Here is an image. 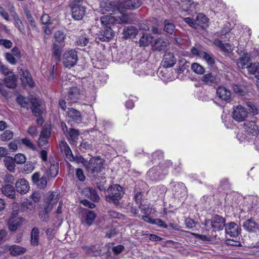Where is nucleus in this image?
Instances as JSON below:
<instances>
[{
  "mask_svg": "<svg viewBox=\"0 0 259 259\" xmlns=\"http://www.w3.org/2000/svg\"><path fill=\"white\" fill-rule=\"evenodd\" d=\"M85 222L88 226H91L94 223V221L97 217L96 213L90 210H85L84 212Z\"/></svg>",
  "mask_w": 259,
  "mask_h": 259,
  "instance_id": "f704fd0d",
  "label": "nucleus"
},
{
  "mask_svg": "<svg viewBox=\"0 0 259 259\" xmlns=\"http://www.w3.org/2000/svg\"><path fill=\"white\" fill-rule=\"evenodd\" d=\"M16 101L22 108L28 109L29 103L24 97L19 95L17 97Z\"/></svg>",
  "mask_w": 259,
  "mask_h": 259,
  "instance_id": "c03bdc74",
  "label": "nucleus"
},
{
  "mask_svg": "<svg viewBox=\"0 0 259 259\" xmlns=\"http://www.w3.org/2000/svg\"><path fill=\"white\" fill-rule=\"evenodd\" d=\"M79 135V131L74 128H70L66 134L68 140L73 142H75L78 139Z\"/></svg>",
  "mask_w": 259,
  "mask_h": 259,
  "instance_id": "58836bf2",
  "label": "nucleus"
},
{
  "mask_svg": "<svg viewBox=\"0 0 259 259\" xmlns=\"http://www.w3.org/2000/svg\"><path fill=\"white\" fill-rule=\"evenodd\" d=\"M6 60L11 64L15 65L17 63L15 56L10 53H7L5 55Z\"/></svg>",
  "mask_w": 259,
  "mask_h": 259,
  "instance_id": "69168bd1",
  "label": "nucleus"
},
{
  "mask_svg": "<svg viewBox=\"0 0 259 259\" xmlns=\"http://www.w3.org/2000/svg\"><path fill=\"white\" fill-rule=\"evenodd\" d=\"M243 125L247 134L254 136L259 134V128L254 121H247L243 124Z\"/></svg>",
  "mask_w": 259,
  "mask_h": 259,
  "instance_id": "aec40b11",
  "label": "nucleus"
},
{
  "mask_svg": "<svg viewBox=\"0 0 259 259\" xmlns=\"http://www.w3.org/2000/svg\"><path fill=\"white\" fill-rule=\"evenodd\" d=\"M16 190L20 194H26L29 190L28 181L25 179H20L15 183Z\"/></svg>",
  "mask_w": 259,
  "mask_h": 259,
  "instance_id": "412c9836",
  "label": "nucleus"
},
{
  "mask_svg": "<svg viewBox=\"0 0 259 259\" xmlns=\"http://www.w3.org/2000/svg\"><path fill=\"white\" fill-rule=\"evenodd\" d=\"M13 137V132L11 130H6L1 135V139L3 141L9 140L12 139Z\"/></svg>",
  "mask_w": 259,
  "mask_h": 259,
  "instance_id": "052dcab7",
  "label": "nucleus"
},
{
  "mask_svg": "<svg viewBox=\"0 0 259 259\" xmlns=\"http://www.w3.org/2000/svg\"><path fill=\"white\" fill-rule=\"evenodd\" d=\"M248 112L243 106L239 105L234 108L232 113L233 118L238 121L242 122L245 120Z\"/></svg>",
  "mask_w": 259,
  "mask_h": 259,
  "instance_id": "9d476101",
  "label": "nucleus"
},
{
  "mask_svg": "<svg viewBox=\"0 0 259 259\" xmlns=\"http://www.w3.org/2000/svg\"><path fill=\"white\" fill-rule=\"evenodd\" d=\"M2 193L7 197L13 199L15 197L16 190L13 185L4 184L1 188Z\"/></svg>",
  "mask_w": 259,
  "mask_h": 259,
  "instance_id": "a878e982",
  "label": "nucleus"
},
{
  "mask_svg": "<svg viewBox=\"0 0 259 259\" xmlns=\"http://www.w3.org/2000/svg\"><path fill=\"white\" fill-rule=\"evenodd\" d=\"M137 187L138 186L136 185L135 188L134 193L135 195L134 197V199L135 201H136V203L137 204H142V192L138 191H137Z\"/></svg>",
  "mask_w": 259,
  "mask_h": 259,
  "instance_id": "8fccbe9b",
  "label": "nucleus"
},
{
  "mask_svg": "<svg viewBox=\"0 0 259 259\" xmlns=\"http://www.w3.org/2000/svg\"><path fill=\"white\" fill-rule=\"evenodd\" d=\"M39 231L37 228L33 227L31 232V244L33 246H37L39 243Z\"/></svg>",
  "mask_w": 259,
  "mask_h": 259,
  "instance_id": "e433bc0d",
  "label": "nucleus"
},
{
  "mask_svg": "<svg viewBox=\"0 0 259 259\" xmlns=\"http://www.w3.org/2000/svg\"><path fill=\"white\" fill-rule=\"evenodd\" d=\"M63 63L66 68L73 67L78 61L77 52L73 49L66 51L63 55Z\"/></svg>",
  "mask_w": 259,
  "mask_h": 259,
  "instance_id": "423d86ee",
  "label": "nucleus"
},
{
  "mask_svg": "<svg viewBox=\"0 0 259 259\" xmlns=\"http://www.w3.org/2000/svg\"><path fill=\"white\" fill-rule=\"evenodd\" d=\"M15 179L11 175H6L4 179V184H9L10 185H13L15 183Z\"/></svg>",
  "mask_w": 259,
  "mask_h": 259,
  "instance_id": "774afa93",
  "label": "nucleus"
},
{
  "mask_svg": "<svg viewBox=\"0 0 259 259\" xmlns=\"http://www.w3.org/2000/svg\"><path fill=\"white\" fill-rule=\"evenodd\" d=\"M31 180L33 184L38 188L44 189L47 186V177L45 176L40 177L39 172H34L31 176Z\"/></svg>",
  "mask_w": 259,
  "mask_h": 259,
  "instance_id": "9b49d317",
  "label": "nucleus"
},
{
  "mask_svg": "<svg viewBox=\"0 0 259 259\" xmlns=\"http://www.w3.org/2000/svg\"><path fill=\"white\" fill-rule=\"evenodd\" d=\"M249 74L253 75L259 80V63H249L246 66Z\"/></svg>",
  "mask_w": 259,
  "mask_h": 259,
  "instance_id": "2f4dec72",
  "label": "nucleus"
},
{
  "mask_svg": "<svg viewBox=\"0 0 259 259\" xmlns=\"http://www.w3.org/2000/svg\"><path fill=\"white\" fill-rule=\"evenodd\" d=\"M171 185L172 184V191L175 192L176 195H181L183 193H185L187 191V188L185 185L182 183L171 182Z\"/></svg>",
  "mask_w": 259,
  "mask_h": 259,
  "instance_id": "473e14b6",
  "label": "nucleus"
},
{
  "mask_svg": "<svg viewBox=\"0 0 259 259\" xmlns=\"http://www.w3.org/2000/svg\"><path fill=\"white\" fill-rule=\"evenodd\" d=\"M24 219L22 217L11 218L8 222V228L11 231H15L21 227Z\"/></svg>",
  "mask_w": 259,
  "mask_h": 259,
  "instance_id": "b1692460",
  "label": "nucleus"
},
{
  "mask_svg": "<svg viewBox=\"0 0 259 259\" xmlns=\"http://www.w3.org/2000/svg\"><path fill=\"white\" fill-rule=\"evenodd\" d=\"M139 208L141 212L145 214L149 215L151 213L152 209L149 205L141 204L139 205Z\"/></svg>",
  "mask_w": 259,
  "mask_h": 259,
  "instance_id": "864d4df0",
  "label": "nucleus"
},
{
  "mask_svg": "<svg viewBox=\"0 0 259 259\" xmlns=\"http://www.w3.org/2000/svg\"><path fill=\"white\" fill-rule=\"evenodd\" d=\"M149 177H150L152 180H157L159 179V175L157 172L156 169L155 167H152L147 172Z\"/></svg>",
  "mask_w": 259,
  "mask_h": 259,
  "instance_id": "6e6d98bb",
  "label": "nucleus"
},
{
  "mask_svg": "<svg viewBox=\"0 0 259 259\" xmlns=\"http://www.w3.org/2000/svg\"><path fill=\"white\" fill-rule=\"evenodd\" d=\"M72 161H75L77 164H82L85 168L89 161L85 159L82 156H74L72 159Z\"/></svg>",
  "mask_w": 259,
  "mask_h": 259,
  "instance_id": "3c124183",
  "label": "nucleus"
},
{
  "mask_svg": "<svg viewBox=\"0 0 259 259\" xmlns=\"http://www.w3.org/2000/svg\"><path fill=\"white\" fill-rule=\"evenodd\" d=\"M68 117L75 122L76 123H79L82 120V116L80 112L73 108H68L67 112Z\"/></svg>",
  "mask_w": 259,
  "mask_h": 259,
  "instance_id": "c85d7f7f",
  "label": "nucleus"
},
{
  "mask_svg": "<svg viewBox=\"0 0 259 259\" xmlns=\"http://www.w3.org/2000/svg\"><path fill=\"white\" fill-rule=\"evenodd\" d=\"M201 81L205 84L212 87H215L219 83L220 79L217 74L208 72L202 77Z\"/></svg>",
  "mask_w": 259,
  "mask_h": 259,
  "instance_id": "ddd939ff",
  "label": "nucleus"
},
{
  "mask_svg": "<svg viewBox=\"0 0 259 259\" xmlns=\"http://www.w3.org/2000/svg\"><path fill=\"white\" fill-rule=\"evenodd\" d=\"M13 159L17 164H24L26 161L25 155L22 153L16 154Z\"/></svg>",
  "mask_w": 259,
  "mask_h": 259,
  "instance_id": "a18cd8bd",
  "label": "nucleus"
},
{
  "mask_svg": "<svg viewBox=\"0 0 259 259\" xmlns=\"http://www.w3.org/2000/svg\"><path fill=\"white\" fill-rule=\"evenodd\" d=\"M250 61L251 59L249 57L246 56L240 57L237 61V65L239 68L244 69Z\"/></svg>",
  "mask_w": 259,
  "mask_h": 259,
  "instance_id": "37998d69",
  "label": "nucleus"
},
{
  "mask_svg": "<svg viewBox=\"0 0 259 259\" xmlns=\"http://www.w3.org/2000/svg\"><path fill=\"white\" fill-rule=\"evenodd\" d=\"M191 69L196 74L199 75L204 74L205 68L198 63H193L191 64Z\"/></svg>",
  "mask_w": 259,
  "mask_h": 259,
  "instance_id": "79ce46f5",
  "label": "nucleus"
},
{
  "mask_svg": "<svg viewBox=\"0 0 259 259\" xmlns=\"http://www.w3.org/2000/svg\"><path fill=\"white\" fill-rule=\"evenodd\" d=\"M107 192L108 195L105 196V200L116 207L119 206V201L124 194L123 188L118 184L112 185L107 189Z\"/></svg>",
  "mask_w": 259,
  "mask_h": 259,
  "instance_id": "f03ea898",
  "label": "nucleus"
},
{
  "mask_svg": "<svg viewBox=\"0 0 259 259\" xmlns=\"http://www.w3.org/2000/svg\"><path fill=\"white\" fill-rule=\"evenodd\" d=\"M34 163L31 161H27L24 166V171L26 174L31 172L34 169Z\"/></svg>",
  "mask_w": 259,
  "mask_h": 259,
  "instance_id": "13d9d810",
  "label": "nucleus"
},
{
  "mask_svg": "<svg viewBox=\"0 0 259 259\" xmlns=\"http://www.w3.org/2000/svg\"><path fill=\"white\" fill-rule=\"evenodd\" d=\"M82 248L87 253L93 256H100L102 251L100 245L97 244L82 246Z\"/></svg>",
  "mask_w": 259,
  "mask_h": 259,
  "instance_id": "a211bd4d",
  "label": "nucleus"
},
{
  "mask_svg": "<svg viewBox=\"0 0 259 259\" xmlns=\"http://www.w3.org/2000/svg\"><path fill=\"white\" fill-rule=\"evenodd\" d=\"M100 6L102 13H108L110 15L118 8L116 2L109 0H102L100 3Z\"/></svg>",
  "mask_w": 259,
  "mask_h": 259,
  "instance_id": "0eeeda50",
  "label": "nucleus"
},
{
  "mask_svg": "<svg viewBox=\"0 0 259 259\" xmlns=\"http://www.w3.org/2000/svg\"><path fill=\"white\" fill-rule=\"evenodd\" d=\"M248 109V113L252 114V115H256L258 113L257 109H256L255 106L251 102H248L247 104Z\"/></svg>",
  "mask_w": 259,
  "mask_h": 259,
  "instance_id": "338daca9",
  "label": "nucleus"
},
{
  "mask_svg": "<svg viewBox=\"0 0 259 259\" xmlns=\"http://www.w3.org/2000/svg\"><path fill=\"white\" fill-rule=\"evenodd\" d=\"M186 228L194 230L196 228V222L192 219L188 218L185 220Z\"/></svg>",
  "mask_w": 259,
  "mask_h": 259,
  "instance_id": "bf43d9fd",
  "label": "nucleus"
},
{
  "mask_svg": "<svg viewBox=\"0 0 259 259\" xmlns=\"http://www.w3.org/2000/svg\"><path fill=\"white\" fill-rule=\"evenodd\" d=\"M54 37L55 38V41L53 44L65 46L64 39L66 36L64 32L61 30H58L55 32Z\"/></svg>",
  "mask_w": 259,
  "mask_h": 259,
  "instance_id": "4c0bfd02",
  "label": "nucleus"
},
{
  "mask_svg": "<svg viewBox=\"0 0 259 259\" xmlns=\"http://www.w3.org/2000/svg\"><path fill=\"white\" fill-rule=\"evenodd\" d=\"M225 227L226 228V233L231 237H236L241 233V229L240 227L237 226L234 222L226 223Z\"/></svg>",
  "mask_w": 259,
  "mask_h": 259,
  "instance_id": "2eb2a0df",
  "label": "nucleus"
},
{
  "mask_svg": "<svg viewBox=\"0 0 259 259\" xmlns=\"http://www.w3.org/2000/svg\"><path fill=\"white\" fill-rule=\"evenodd\" d=\"M167 40L163 37H159L154 41L152 47L154 50L159 52H166L167 50Z\"/></svg>",
  "mask_w": 259,
  "mask_h": 259,
  "instance_id": "f3484780",
  "label": "nucleus"
},
{
  "mask_svg": "<svg viewBox=\"0 0 259 259\" xmlns=\"http://www.w3.org/2000/svg\"><path fill=\"white\" fill-rule=\"evenodd\" d=\"M153 39V36L149 33H144L139 40V46L140 47H147L150 45Z\"/></svg>",
  "mask_w": 259,
  "mask_h": 259,
  "instance_id": "72a5a7b5",
  "label": "nucleus"
},
{
  "mask_svg": "<svg viewBox=\"0 0 259 259\" xmlns=\"http://www.w3.org/2000/svg\"><path fill=\"white\" fill-rule=\"evenodd\" d=\"M9 250L11 255L14 256L23 254L27 251L26 248L15 244L10 246Z\"/></svg>",
  "mask_w": 259,
  "mask_h": 259,
  "instance_id": "7c9ffc66",
  "label": "nucleus"
},
{
  "mask_svg": "<svg viewBox=\"0 0 259 259\" xmlns=\"http://www.w3.org/2000/svg\"><path fill=\"white\" fill-rule=\"evenodd\" d=\"M59 171V163L58 162L51 164L50 167V175L51 177L54 178L58 174Z\"/></svg>",
  "mask_w": 259,
  "mask_h": 259,
  "instance_id": "49530a36",
  "label": "nucleus"
},
{
  "mask_svg": "<svg viewBox=\"0 0 259 259\" xmlns=\"http://www.w3.org/2000/svg\"><path fill=\"white\" fill-rule=\"evenodd\" d=\"M212 225L211 228L214 231L223 230L225 226L226 225V219L222 216L214 214L212 215L211 218Z\"/></svg>",
  "mask_w": 259,
  "mask_h": 259,
  "instance_id": "f8f14e48",
  "label": "nucleus"
},
{
  "mask_svg": "<svg viewBox=\"0 0 259 259\" xmlns=\"http://www.w3.org/2000/svg\"><path fill=\"white\" fill-rule=\"evenodd\" d=\"M17 76L13 72H10L6 75L4 82L7 87L10 89H14L17 86Z\"/></svg>",
  "mask_w": 259,
  "mask_h": 259,
  "instance_id": "393cba45",
  "label": "nucleus"
},
{
  "mask_svg": "<svg viewBox=\"0 0 259 259\" xmlns=\"http://www.w3.org/2000/svg\"><path fill=\"white\" fill-rule=\"evenodd\" d=\"M64 144V151L66 158H67L70 161H72V159L74 157L72 152L68 146V145L65 142Z\"/></svg>",
  "mask_w": 259,
  "mask_h": 259,
  "instance_id": "603ef678",
  "label": "nucleus"
},
{
  "mask_svg": "<svg viewBox=\"0 0 259 259\" xmlns=\"http://www.w3.org/2000/svg\"><path fill=\"white\" fill-rule=\"evenodd\" d=\"M208 18L203 14L199 13L197 15L195 19V24L196 25V29L199 27L204 29L207 27L208 22Z\"/></svg>",
  "mask_w": 259,
  "mask_h": 259,
  "instance_id": "cd10ccee",
  "label": "nucleus"
},
{
  "mask_svg": "<svg viewBox=\"0 0 259 259\" xmlns=\"http://www.w3.org/2000/svg\"><path fill=\"white\" fill-rule=\"evenodd\" d=\"M191 52L193 55L202 58L208 66L211 67L215 64L214 55L212 53H208L204 51L201 46L192 47L191 49Z\"/></svg>",
  "mask_w": 259,
  "mask_h": 259,
  "instance_id": "39448f33",
  "label": "nucleus"
},
{
  "mask_svg": "<svg viewBox=\"0 0 259 259\" xmlns=\"http://www.w3.org/2000/svg\"><path fill=\"white\" fill-rule=\"evenodd\" d=\"M129 19L127 14L122 13H121L120 15L117 16L106 15L101 17V22L103 27L99 31L96 39H99L102 41H109L114 36V31L113 28L115 25L116 24L127 23Z\"/></svg>",
  "mask_w": 259,
  "mask_h": 259,
  "instance_id": "f257e3e1",
  "label": "nucleus"
},
{
  "mask_svg": "<svg viewBox=\"0 0 259 259\" xmlns=\"http://www.w3.org/2000/svg\"><path fill=\"white\" fill-rule=\"evenodd\" d=\"M21 141L22 143L25 145L29 149H30L33 151L36 150V147L29 139L24 138L22 139Z\"/></svg>",
  "mask_w": 259,
  "mask_h": 259,
  "instance_id": "680f3d73",
  "label": "nucleus"
},
{
  "mask_svg": "<svg viewBox=\"0 0 259 259\" xmlns=\"http://www.w3.org/2000/svg\"><path fill=\"white\" fill-rule=\"evenodd\" d=\"M23 11L30 25L32 28H36V23L34 18L31 15V11L26 7H23Z\"/></svg>",
  "mask_w": 259,
  "mask_h": 259,
  "instance_id": "ea45409f",
  "label": "nucleus"
},
{
  "mask_svg": "<svg viewBox=\"0 0 259 259\" xmlns=\"http://www.w3.org/2000/svg\"><path fill=\"white\" fill-rule=\"evenodd\" d=\"M244 229L249 232H255L259 228V224L252 218L246 220L243 225Z\"/></svg>",
  "mask_w": 259,
  "mask_h": 259,
  "instance_id": "bb28decb",
  "label": "nucleus"
},
{
  "mask_svg": "<svg viewBox=\"0 0 259 259\" xmlns=\"http://www.w3.org/2000/svg\"><path fill=\"white\" fill-rule=\"evenodd\" d=\"M199 4L193 0H182L178 3V6L182 10L188 13L197 11V6Z\"/></svg>",
  "mask_w": 259,
  "mask_h": 259,
  "instance_id": "6e6552de",
  "label": "nucleus"
},
{
  "mask_svg": "<svg viewBox=\"0 0 259 259\" xmlns=\"http://www.w3.org/2000/svg\"><path fill=\"white\" fill-rule=\"evenodd\" d=\"M125 249L123 245H118L114 246L112 248V250L115 255H118L121 253Z\"/></svg>",
  "mask_w": 259,
  "mask_h": 259,
  "instance_id": "0e129e2a",
  "label": "nucleus"
},
{
  "mask_svg": "<svg viewBox=\"0 0 259 259\" xmlns=\"http://www.w3.org/2000/svg\"><path fill=\"white\" fill-rule=\"evenodd\" d=\"M76 42L79 46H86L89 42V38L86 35H81L78 38Z\"/></svg>",
  "mask_w": 259,
  "mask_h": 259,
  "instance_id": "09e8293b",
  "label": "nucleus"
},
{
  "mask_svg": "<svg viewBox=\"0 0 259 259\" xmlns=\"http://www.w3.org/2000/svg\"><path fill=\"white\" fill-rule=\"evenodd\" d=\"M104 160L100 157H93L88 161L85 169L89 174L95 177V175L98 174L104 168Z\"/></svg>",
  "mask_w": 259,
  "mask_h": 259,
  "instance_id": "7ed1b4c3",
  "label": "nucleus"
},
{
  "mask_svg": "<svg viewBox=\"0 0 259 259\" xmlns=\"http://www.w3.org/2000/svg\"><path fill=\"white\" fill-rule=\"evenodd\" d=\"M4 163L6 168L10 172H15L16 163L14 160L13 157L9 156H5L4 159Z\"/></svg>",
  "mask_w": 259,
  "mask_h": 259,
  "instance_id": "c9c22d12",
  "label": "nucleus"
},
{
  "mask_svg": "<svg viewBox=\"0 0 259 259\" xmlns=\"http://www.w3.org/2000/svg\"><path fill=\"white\" fill-rule=\"evenodd\" d=\"M83 0H74L70 4L72 18L75 20H80L86 12V7L82 6Z\"/></svg>",
  "mask_w": 259,
  "mask_h": 259,
  "instance_id": "20e7f679",
  "label": "nucleus"
},
{
  "mask_svg": "<svg viewBox=\"0 0 259 259\" xmlns=\"http://www.w3.org/2000/svg\"><path fill=\"white\" fill-rule=\"evenodd\" d=\"M142 4V0H120L119 7L125 10H134L141 7Z\"/></svg>",
  "mask_w": 259,
  "mask_h": 259,
  "instance_id": "1a4fd4ad",
  "label": "nucleus"
},
{
  "mask_svg": "<svg viewBox=\"0 0 259 259\" xmlns=\"http://www.w3.org/2000/svg\"><path fill=\"white\" fill-rule=\"evenodd\" d=\"M75 176L77 179L80 182H84L85 177L81 168H77L75 169Z\"/></svg>",
  "mask_w": 259,
  "mask_h": 259,
  "instance_id": "4d7b16f0",
  "label": "nucleus"
},
{
  "mask_svg": "<svg viewBox=\"0 0 259 259\" xmlns=\"http://www.w3.org/2000/svg\"><path fill=\"white\" fill-rule=\"evenodd\" d=\"M231 92L224 87H219L217 89V95L222 101H231Z\"/></svg>",
  "mask_w": 259,
  "mask_h": 259,
  "instance_id": "6ab92c4d",
  "label": "nucleus"
},
{
  "mask_svg": "<svg viewBox=\"0 0 259 259\" xmlns=\"http://www.w3.org/2000/svg\"><path fill=\"white\" fill-rule=\"evenodd\" d=\"M122 34L123 38L132 39L135 38L138 34V30L135 26H128L124 28Z\"/></svg>",
  "mask_w": 259,
  "mask_h": 259,
  "instance_id": "5701e85b",
  "label": "nucleus"
},
{
  "mask_svg": "<svg viewBox=\"0 0 259 259\" xmlns=\"http://www.w3.org/2000/svg\"><path fill=\"white\" fill-rule=\"evenodd\" d=\"M91 145L89 143V142L87 141H82L79 146V149L83 152H85L87 150L91 149Z\"/></svg>",
  "mask_w": 259,
  "mask_h": 259,
  "instance_id": "e2e57ef3",
  "label": "nucleus"
},
{
  "mask_svg": "<svg viewBox=\"0 0 259 259\" xmlns=\"http://www.w3.org/2000/svg\"><path fill=\"white\" fill-rule=\"evenodd\" d=\"M59 194L57 192H53L48 198L47 199V201L51 202V203L53 204V205H55L57 204L58 199H59Z\"/></svg>",
  "mask_w": 259,
  "mask_h": 259,
  "instance_id": "de8ad7c7",
  "label": "nucleus"
},
{
  "mask_svg": "<svg viewBox=\"0 0 259 259\" xmlns=\"http://www.w3.org/2000/svg\"><path fill=\"white\" fill-rule=\"evenodd\" d=\"M82 195L95 202H98L100 200V197L95 189L93 188H85L82 191Z\"/></svg>",
  "mask_w": 259,
  "mask_h": 259,
  "instance_id": "dca6fc26",
  "label": "nucleus"
},
{
  "mask_svg": "<svg viewBox=\"0 0 259 259\" xmlns=\"http://www.w3.org/2000/svg\"><path fill=\"white\" fill-rule=\"evenodd\" d=\"M148 65V63L146 61H144L142 62H135L134 67L135 68H138L140 70V71L141 72L142 74L143 73H147L146 72L145 67H146V66Z\"/></svg>",
  "mask_w": 259,
  "mask_h": 259,
  "instance_id": "5fc2aeb1",
  "label": "nucleus"
},
{
  "mask_svg": "<svg viewBox=\"0 0 259 259\" xmlns=\"http://www.w3.org/2000/svg\"><path fill=\"white\" fill-rule=\"evenodd\" d=\"M66 97V99L69 103H76L80 98L79 89L76 87L70 88Z\"/></svg>",
  "mask_w": 259,
  "mask_h": 259,
  "instance_id": "4468645a",
  "label": "nucleus"
},
{
  "mask_svg": "<svg viewBox=\"0 0 259 259\" xmlns=\"http://www.w3.org/2000/svg\"><path fill=\"white\" fill-rule=\"evenodd\" d=\"M63 45L53 44L52 49V56L56 63L61 61V57L63 52Z\"/></svg>",
  "mask_w": 259,
  "mask_h": 259,
  "instance_id": "4be33fe9",
  "label": "nucleus"
},
{
  "mask_svg": "<svg viewBox=\"0 0 259 259\" xmlns=\"http://www.w3.org/2000/svg\"><path fill=\"white\" fill-rule=\"evenodd\" d=\"M164 30L169 34H172L175 29V25L174 23L170 22L168 19H165L163 21Z\"/></svg>",
  "mask_w": 259,
  "mask_h": 259,
  "instance_id": "a19ab883",
  "label": "nucleus"
},
{
  "mask_svg": "<svg viewBox=\"0 0 259 259\" xmlns=\"http://www.w3.org/2000/svg\"><path fill=\"white\" fill-rule=\"evenodd\" d=\"M164 66L166 68L171 67L176 63L177 60L171 53H166L163 57Z\"/></svg>",
  "mask_w": 259,
  "mask_h": 259,
  "instance_id": "c756f323",
  "label": "nucleus"
}]
</instances>
